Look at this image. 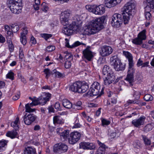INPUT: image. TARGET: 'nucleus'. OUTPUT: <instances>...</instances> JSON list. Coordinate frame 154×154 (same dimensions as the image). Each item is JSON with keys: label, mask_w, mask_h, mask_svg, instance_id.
Returning <instances> with one entry per match:
<instances>
[{"label": "nucleus", "mask_w": 154, "mask_h": 154, "mask_svg": "<svg viewBox=\"0 0 154 154\" xmlns=\"http://www.w3.org/2000/svg\"><path fill=\"white\" fill-rule=\"evenodd\" d=\"M85 8L89 11L92 12L94 13V12H93V11H94V5L91 6L89 5H86L85 6Z\"/></svg>", "instance_id": "obj_49"}, {"label": "nucleus", "mask_w": 154, "mask_h": 154, "mask_svg": "<svg viewBox=\"0 0 154 154\" xmlns=\"http://www.w3.org/2000/svg\"><path fill=\"white\" fill-rule=\"evenodd\" d=\"M112 51V49L110 47L104 46L101 48L100 52L102 56L105 57L111 54Z\"/></svg>", "instance_id": "obj_11"}, {"label": "nucleus", "mask_w": 154, "mask_h": 154, "mask_svg": "<svg viewBox=\"0 0 154 154\" xmlns=\"http://www.w3.org/2000/svg\"><path fill=\"white\" fill-rule=\"evenodd\" d=\"M135 71V69L134 67V63L129 64L128 69L127 72V74L134 75Z\"/></svg>", "instance_id": "obj_34"}, {"label": "nucleus", "mask_w": 154, "mask_h": 154, "mask_svg": "<svg viewBox=\"0 0 154 154\" xmlns=\"http://www.w3.org/2000/svg\"><path fill=\"white\" fill-rule=\"evenodd\" d=\"M117 57L113 56L111 58V60L114 61L113 66L115 69L117 71H122L125 69V65L123 64L121 60L118 59H116Z\"/></svg>", "instance_id": "obj_7"}, {"label": "nucleus", "mask_w": 154, "mask_h": 154, "mask_svg": "<svg viewBox=\"0 0 154 154\" xmlns=\"http://www.w3.org/2000/svg\"><path fill=\"white\" fill-rule=\"evenodd\" d=\"M20 124L19 119L18 117H17L15 121L12 122L11 123V125L15 129L19 128V126Z\"/></svg>", "instance_id": "obj_30"}, {"label": "nucleus", "mask_w": 154, "mask_h": 154, "mask_svg": "<svg viewBox=\"0 0 154 154\" xmlns=\"http://www.w3.org/2000/svg\"><path fill=\"white\" fill-rule=\"evenodd\" d=\"M106 18V16H102L92 20L87 28L83 30V32L81 30L82 22L78 15L75 16L71 20H69L67 25L74 33L78 32L83 35H90L97 33L103 28V23Z\"/></svg>", "instance_id": "obj_1"}, {"label": "nucleus", "mask_w": 154, "mask_h": 154, "mask_svg": "<svg viewBox=\"0 0 154 154\" xmlns=\"http://www.w3.org/2000/svg\"><path fill=\"white\" fill-rule=\"evenodd\" d=\"M62 32L65 35L68 36H70L74 33L68 26L64 27Z\"/></svg>", "instance_id": "obj_32"}, {"label": "nucleus", "mask_w": 154, "mask_h": 154, "mask_svg": "<svg viewBox=\"0 0 154 154\" xmlns=\"http://www.w3.org/2000/svg\"><path fill=\"white\" fill-rule=\"evenodd\" d=\"M53 123L55 125L58 124V116H56L54 117Z\"/></svg>", "instance_id": "obj_60"}, {"label": "nucleus", "mask_w": 154, "mask_h": 154, "mask_svg": "<svg viewBox=\"0 0 154 154\" xmlns=\"http://www.w3.org/2000/svg\"><path fill=\"white\" fill-rule=\"evenodd\" d=\"M101 122L102 125L103 126H107L109 125L110 123V122L109 121L104 119H102L101 120Z\"/></svg>", "instance_id": "obj_46"}, {"label": "nucleus", "mask_w": 154, "mask_h": 154, "mask_svg": "<svg viewBox=\"0 0 154 154\" xmlns=\"http://www.w3.org/2000/svg\"><path fill=\"white\" fill-rule=\"evenodd\" d=\"M134 75L129 74H127V76L125 79V80L128 81L130 85L132 86L133 85L132 83L134 81Z\"/></svg>", "instance_id": "obj_33"}, {"label": "nucleus", "mask_w": 154, "mask_h": 154, "mask_svg": "<svg viewBox=\"0 0 154 154\" xmlns=\"http://www.w3.org/2000/svg\"><path fill=\"white\" fill-rule=\"evenodd\" d=\"M55 49L54 46L51 45L48 46L46 48V50L47 51L50 52L54 50Z\"/></svg>", "instance_id": "obj_56"}, {"label": "nucleus", "mask_w": 154, "mask_h": 154, "mask_svg": "<svg viewBox=\"0 0 154 154\" xmlns=\"http://www.w3.org/2000/svg\"><path fill=\"white\" fill-rule=\"evenodd\" d=\"M81 86L79 87V93H83L85 92L88 88V86L87 83L85 82H80Z\"/></svg>", "instance_id": "obj_20"}, {"label": "nucleus", "mask_w": 154, "mask_h": 154, "mask_svg": "<svg viewBox=\"0 0 154 154\" xmlns=\"http://www.w3.org/2000/svg\"><path fill=\"white\" fill-rule=\"evenodd\" d=\"M100 83L97 82H94L87 93V95L90 97L97 95H98V96H101L104 93L103 88H102L100 92Z\"/></svg>", "instance_id": "obj_4"}, {"label": "nucleus", "mask_w": 154, "mask_h": 154, "mask_svg": "<svg viewBox=\"0 0 154 154\" xmlns=\"http://www.w3.org/2000/svg\"><path fill=\"white\" fill-rule=\"evenodd\" d=\"M111 24L114 28L119 27L122 23V15L119 14H115L112 18Z\"/></svg>", "instance_id": "obj_6"}, {"label": "nucleus", "mask_w": 154, "mask_h": 154, "mask_svg": "<svg viewBox=\"0 0 154 154\" xmlns=\"http://www.w3.org/2000/svg\"><path fill=\"white\" fill-rule=\"evenodd\" d=\"M20 92H19L17 94L13 97V99L14 100H18L20 97Z\"/></svg>", "instance_id": "obj_62"}, {"label": "nucleus", "mask_w": 154, "mask_h": 154, "mask_svg": "<svg viewBox=\"0 0 154 154\" xmlns=\"http://www.w3.org/2000/svg\"><path fill=\"white\" fill-rule=\"evenodd\" d=\"M81 134L77 131L72 132L68 139L69 143L72 144L75 143L80 139Z\"/></svg>", "instance_id": "obj_8"}, {"label": "nucleus", "mask_w": 154, "mask_h": 154, "mask_svg": "<svg viewBox=\"0 0 154 154\" xmlns=\"http://www.w3.org/2000/svg\"><path fill=\"white\" fill-rule=\"evenodd\" d=\"M133 96L135 98V99L138 101L140 98V93L138 91H134V93L133 94Z\"/></svg>", "instance_id": "obj_45"}, {"label": "nucleus", "mask_w": 154, "mask_h": 154, "mask_svg": "<svg viewBox=\"0 0 154 154\" xmlns=\"http://www.w3.org/2000/svg\"><path fill=\"white\" fill-rule=\"evenodd\" d=\"M8 5L12 13L19 14L22 11V0H9Z\"/></svg>", "instance_id": "obj_3"}, {"label": "nucleus", "mask_w": 154, "mask_h": 154, "mask_svg": "<svg viewBox=\"0 0 154 154\" xmlns=\"http://www.w3.org/2000/svg\"><path fill=\"white\" fill-rule=\"evenodd\" d=\"M144 100L147 101H151L153 99V97L149 94H146L144 97Z\"/></svg>", "instance_id": "obj_43"}, {"label": "nucleus", "mask_w": 154, "mask_h": 154, "mask_svg": "<svg viewBox=\"0 0 154 154\" xmlns=\"http://www.w3.org/2000/svg\"><path fill=\"white\" fill-rule=\"evenodd\" d=\"M94 13L96 14L102 15L103 14L105 11V8L104 6L102 5L98 6L94 5Z\"/></svg>", "instance_id": "obj_14"}, {"label": "nucleus", "mask_w": 154, "mask_h": 154, "mask_svg": "<svg viewBox=\"0 0 154 154\" xmlns=\"http://www.w3.org/2000/svg\"><path fill=\"white\" fill-rule=\"evenodd\" d=\"M90 46H88L83 51L82 59L86 62L91 61L93 57L92 52L90 50Z\"/></svg>", "instance_id": "obj_9"}, {"label": "nucleus", "mask_w": 154, "mask_h": 154, "mask_svg": "<svg viewBox=\"0 0 154 154\" xmlns=\"http://www.w3.org/2000/svg\"><path fill=\"white\" fill-rule=\"evenodd\" d=\"M32 106H31L30 103H27L25 105L26 112H33L35 111V109H32L31 107Z\"/></svg>", "instance_id": "obj_40"}, {"label": "nucleus", "mask_w": 154, "mask_h": 154, "mask_svg": "<svg viewBox=\"0 0 154 154\" xmlns=\"http://www.w3.org/2000/svg\"><path fill=\"white\" fill-rule=\"evenodd\" d=\"M63 129L61 128H58V133L60 136V138L61 140L64 141L66 140L68 137L69 131L65 130L62 131Z\"/></svg>", "instance_id": "obj_16"}, {"label": "nucleus", "mask_w": 154, "mask_h": 154, "mask_svg": "<svg viewBox=\"0 0 154 154\" xmlns=\"http://www.w3.org/2000/svg\"><path fill=\"white\" fill-rule=\"evenodd\" d=\"M14 74L10 70L6 75V78L11 80L14 79Z\"/></svg>", "instance_id": "obj_41"}, {"label": "nucleus", "mask_w": 154, "mask_h": 154, "mask_svg": "<svg viewBox=\"0 0 154 154\" xmlns=\"http://www.w3.org/2000/svg\"><path fill=\"white\" fill-rule=\"evenodd\" d=\"M53 151L55 153H57L58 152V144H56L53 147Z\"/></svg>", "instance_id": "obj_61"}, {"label": "nucleus", "mask_w": 154, "mask_h": 154, "mask_svg": "<svg viewBox=\"0 0 154 154\" xmlns=\"http://www.w3.org/2000/svg\"><path fill=\"white\" fill-rule=\"evenodd\" d=\"M62 104L65 108L69 109L72 106V103L68 100L65 99L63 100Z\"/></svg>", "instance_id": "obj_28"}, {"label": "nucleus", "mask_w": 154, "mask_h": 154, "mask_svg": "<svg viewBox=\"0 0 154 154\" xmlns=\"http://www.w3.org/2000/svg\"><path fill=\"white\" fill-rule=\"evenodd\" d=\"M102 72L104 75H106V76L114 75L113 71L111 68L109 66L106 65L104 66Z\"/></svg>", "instance_id": "obj_18"}, {"label": "nucleus", "mask_w": 154, "mask_h": 154, "mask_svg": "<svg viewBox=\"0 0 154 154\" xmlns=\"http://www.w3.org/2000/svg\"><path fill=\"white\" fill-rule=\"evenodd\" d=\"M65 40L66 41V46L69 48H73L81 45L85 46L86 45L85 44L83 43L80 42L78 41L75 42L72 45H69V42L68 39L67 38H65Z\"/></svg>", "instance_id": "obj_23"}, {"label": "nucleus", "mask_w": 154, "mask_h": 154, "mask_svg": "<svg viewBox=\"0 0 154 154\" xmlns=\"http://www.w3.org/2000/svg\"><path fill=\"white\" fill-rule=\"evenodd\" d=\"M145 16L146 18L148 20H150L151 17V14L149 12H145Z\"/></svg>", "instance_id": "obj_58"}, {"label": "nucleus", "mask_w": 154, "mask_h": 154, "mask_svg": "<svg viewBox=\"0 0 154 154\" xmlns=\"http://www.w3.org/2000/svg\"><path fill=\"white\" fill-rule=\"evenodd\" d=\"M19 58L20 59V60L22 61L24 60V58L23 48L22 47H19Z\"/></svg>", "instance_id": "obj_38"}, {"label": "nucleus", "mask_w": 154, "mask_h": 154, "mask_svg": "<svg viewBox=\"0 0 154 154\" xmlns=\"http://www.w3.org/2000/svg\"><path fill=\"white\" fill-rule=\"evenodd\" d=\"M116 78L115 75L111 76H106L104 80L105 85H108L112 83L115 79Z\"/></svg>", "instance_id": "obj_21"}, {"label": "nucleus", "mask_w": 154, "mask_h": 154, "mask_svg": "<svg viewBox=\"0 0 154 154\" xmlns=\"http://www.w3.org/2000/svg\"><path fill=\"white\" fill-rule=\"evenodd\" d=\"M123 53L124 55L128 59L129 64L134 63L132 54L129 52L126 51H124Z\"/></svg>", "instance_id": "obj_29"}, {"label": "nucleus", "mask_w": 154, "mask_h": 154, "mask_svg": "<svg viewBox=\"0 0 154 154\" xmlns=\"http://www.w3.org/2000/svg\"><path fill=\"white\" fill-rule=\"evenodd\" d=\"M67 59L72 60L73 58V55L70 53H68L65 56Z\"/></svg>", "instance_id": "obj_63"}, {"label": "nucleus", "mask_w": 154, "mask_h": 154, "mask_svg": "<svg viewBox=\"0 0 154 154\" xmlns=\"http://www.w3.org/2000/svg\"><path fill=\"white\" fill-rule=\"evenodd\" d=\"M36 118V116L34 115L29 114L26 115V114L24 117L23 119L25 124L29 125L34 122Z\"/></svg>", "instance_id": "obj_10"}, {"label": "nucleus", "mask_w": 154, "mask_h": 154, "mask_svg": "<svg viewBox=\"0 0 154 154\" xmlns=\"http://www.w3.org/2000/svg\"><path fill=\"white\" fill-rule=\"evenodd\" d=\"M36 152L35 149L31 146L26 147L23 150L24 154H35Z\"/></svg>", "instance_id": "obj_22"}, {"label": "nucleus", "mask_w": 154, "mask_h": 154, "mask_svg": "<svg viewBox=\"0 0 154 154\" xmlns=\"http://www.w3.org/2000/svg\"><path fill=\"white\" fill-rule=\"evenodd\" d=\"M51 95L49 93H46L45 94L44 96L43 97H40L42 101V104L44 105L47 101H49L51 98Z\"/></svg>", "instance_id": "obj_31"}, {"label": "nucleus", "mask_w": 154, "mask_h": 154, "mask_svg": "<svg viewBox=\"0 0 154 154\" xmlns=\"http://www.w3.org/2000/svg\"><path fill=\"white\" fill-rule=\"evenodd\" d=\"M87 149H93L95 148V146L93 143L87 142Z\"/></svg>", "instance_id": "obj_50"}, {"label": "nucleus", "mask_w": 154, "mask_h": 154, "mask_svg": "<svg viewBox=\"0 0 154 154\" xmlns=\"http://www.w3.org/2000/svg\"><path fill=\"white\" fill-rule=\"evenodd\" d=\"M72 14L71 11L67 9L62 11L60 15V20L61 23L64 26L69 24L68 19Z\"/></svg>", "instance_id": "obj_5"}, {"label": "nucleus", "mask_w": 154, "mask_h": 154, "mask_svg": "<svg viewBox=\"0 0 154 154\" xmlns=\"http://www.w3.org/2000/svg\"><path fill=\"white\" fill-rule=\"evenodd\" d=\"M143 5H149L151 6V7H152L154 5V0H147L146 2H143Z\"/></svg>", "instance_id": "obj_48"}, {"label": "nucleus", "mask_w": 154, "mask_h": 154, "mask_svg": "<svg viewBox=\"0 0 154 154\" xmlns=\"http://www.w3.org/2000/svg\"><path fill=\"white\" fill-rule=\"evenodd\" d=\"M29 98L32 101V102L30 103L31 106H36L38 104H40L41 105H44L42 104V99L40 98V97L38 98H35L34 99H32L31 97H29Z\"/></svg>", "instance_id": "obj_24"}, {"label": "nucleus", "mask_w": 154, "mask_h": 154, "mask_svg": "<svg viewBox=\"0 0 154 154\" xmlns=\"http://www.w3.org/2000/svg\"><path fill=\"white\" fill-rule=\"evenodd\" d=\"M67 146L65 143H58V153H62L66 152L68 149Z\"/></svg>", "instance_id": "obj_25"}, {"label": "nucleus", "mask_w": 154, "mask_h": 154, "mask_svg": "<svg viewBox=\"0 0 154 154\" xmlns=\"http://www.w3.org/2000/svg\"><path fill=\"white\" fill-rule=\"evenodd\" d=\"M87 142H81L79 144V148L80 149H87Z\"/></svg>", "instance_id": "obj_52"}, {"label": "nucleus", "mask_w": 154, "mask_h": 154, "mask_svg": "<svg viewBox=\"0 0 154 154\" xmlns=\"http://www.w3.org/2000/svg\"><path fill=\"white\" fill-rule=\"evenodd\" d=\"M143 61L141 60L140 59H139L137 61V66L139 67L140 66H142L143 64Z\"/></svg>", "instance_id": "obj_64"}, {"label": "nucleus", "mask_w": 154, "mask_h": 154, "mask_svg": "<svg viewBox=\"0 0 154 154\" xmlns=\"http://www.w3.org/2000/svg\"><path fill=\"white\" fill-rule=\"evenodd\" d=\"M42 10L44 12H46L49 9L48 5L45 2H43L42 4Z\"/></svg>", "instance_id": "obj_42"}, {"label": "nucleus", "mask_w": 154, "mask_h": 154, "mask_svg": "<svg viewBox=\"0 0 154 154\" xmlns=\"http://www.w3.org/2000/svg\"><path fill=\"white\" fill-rule=\"evenodd\" d=\"M23 28L22 32L21 33L20 37V40L21 43L23 45H26V35L28 33V30L27 27L25 26Z\"/></svg>", "instance_id": "obj_12"}, {"label": "nucleus", "mask_w": 154, "mask_h": 154, "mask_svg": "<svg viewBox=\"0 0 154 154\" xmlns=\"http://www.w3.org/2000/svg\"><path fill=\"white\" fill-rule=\"evenodd\" d=\"M145 119V117L141 116L138 119L133 120L132 122V124L135 127L139 128L143 125Z\"/></svg>", "instance_id": "obj_13"}, {"label": "nucleus", "mask_w": 154, "mask_h": 154, "mask_svg": "<svg viewBox=\"0 0 154 154\" xmlns=\"http://www.w3.org/2000/svg\"><path fill=\"white\" fill-rule=\"evenodd\" d=\"M79 120L77 118H76V120L74 123L75 125L74 126V127L75 128H80L81 126V125H80L79 123H78Z\"/></svg>", "instance_id": "obj_55"}, {"label": "nucleus", "mask_w": 154, "mask_h": 154, "mask_svg": "<svg viewBox=\"0 0 154 154\" xmlns=\"http://www.w3.org/2000/svg\"><path fill=\"white\" fill-rule=\"evenodd\" d=\"M98 143L100 147L96 153L97 154H104L106 149L107 147L104 144L99 141H98Z\"/></svg>", "instance_id": "obj_19"}, {"label": "nucleus", "mask_w": 154, "mask_h": 154, "mask_svg": "<svg viewBox=\"0 0 154 154\" xmlns=\"http://www.w3.org/2000/svg\"><path fill=\"white\" fill-rule=\"evenodd\" d=\"M41 35L42 37L44 38L46 40H47L49 38L51 37L52 36L51 34L46 33L41 34Z\"/></svg>", "instance_id": "obj_53"}, {"label": "nucleus", "mask_w": 154, "mask_h": 154, "mask_svg": "<svg viewBox=\"0 0 154 154\" xmlns=\"http://www.w3.org/2000/svg\"><path fill=\"white\" fill-rule=\"evenodd\" d=\"M80 86V82L78 81L73 83L72 85H71L69 87V89L72 92L79 93V90Z\"/></svg>", "instance_id": "obj_17"}, {"label": "nucleus", "mask_w": 154, "mask_h": 154, "mask_svg": "<svg viewBox=\"0 0 154 154\" xmlns=\"http://www.w3.org/2000/svg\"><path fill=\"white\" fill-rule=\"evenodd\" d=\"M82 102L80 101H79L77 102L76 104L73 105V108L75 110L82 109V107L81 106Z\"/></svg>", "instance_id": "obj_36"}, {"label": "nucleus", "mask_w": 154, "mask_h": 154, "mask_svg": "<svg viewBox=\"0 0 154 154\" xmlns=\"http://www.w3.org/2000/svg\"><path fill=\"white\" fill-rule=\"evenodd\" d=\"M44 72L45 75V78L48 79L51 75V72L49 69H45Z\"/></svg>", "instance_id": "obj_47"}, {"label": "nucleus", "mask_w": 154, "mask_h": 154, "mask_svg": "<svg viewBox=\"0 0 154 154\" xmlns=\"http://www.w3.org/2000/svg\"><path fill=\"white\" fill-rule=\"evenodd\" d=\"M6 135L11 139H14L18 136V134L16 130H12L8 131Z\"/></svg>", "instance_id": "obj_26"}, {"label": "nucleus", "mask_w": 154, "mask_h": 154, "mask_svg": "<svg viewBox=\"0 0 154 154\" xmlns=\"http://www.w3.org/2000/svg\"><path fill=\"white\" fill-rule=\"evenodd\" d=\"M137 101L135 99L134 100H129L127 101V104L128 105H129L130 104H135L136 103V102Z\"/></svg>", "instance_id": "obj_59"}, {"label": "nucleus", "mask_w": 154, "mask_h": 154, "mask_svg": "<svg viewBox=\"0 0 154 154\" xmlns=\"http://www.w3.org/2000/svg\"><path fill=\"white\" fill-rule=\"evenodd\" d=\"M11 31L14 32H17L19 29V26L17 25H12L11 26Z\"/></svg>", "instance_id": "obj_51"}, {"label": "nucleus", "mask_w": 154, "mask_h": 154, "mask_svg": "<svg viewBox=\"0 0 154 154\" xmlns=\"http://www.w3.org/2000/svg\"><path fill=\"white\" fill-rule=\"evenodd\" d=\"M8 140L2 139L0 140V152L5 151L7 146Z\"/></svg>", "instance_id": "obj_27"}, {"label": "nucleus", "mask_w": 154, "mask_h": 154, "mask_svg": "<svg viewBox=\"0 0 154 154\" xmlns=\"http://www.w3.org/2000/svg\"><path fill=\"white\" fill-rule=\"evenodd\" d=\"M132 42L136 45H140L142 43L143 41L137 36V37L132 40Z\"/></svg>", "instance_id": "obj_39"}, {"label": "nucleus", "mask_w": 154, "mask_h": 154, "mask_svg": "<svg viewBox=\"0 0 154 154\" xmlns=\"http://www.w3.org/2000/svg\"><path fill=\"white\" fill-rule=\"evenodd\" d=\"M144 6H145L144 7L145 11V12H149L151 11L152 8L151 6H149V5H144Z\"/></svg>", "instance_id": "obj_54"}, {"label": "nucleus", "mask_w": 154, "mask_h": 154, "mask_svg": "<svg viewBox=\"0 0 154 154\" xmlns=\"http://www.w3.org/2000/svg\"><path fill=\"white\" fill-rule=\"evenodd\" d=\"M71 66V63L70 61H66L65 63L64 66L66 68H69Z\"/></svg>", "instance_id": "obj_57"}, {"label": "nucleus", "mask_w": 154, "mask_h": 154, "mask_svg": "<svg viewBox=\"0 0 154 154\" xmlns=\"http://www.w3.org/2000/svg\"><path fill=\"white\" fill-rule=\"evenodd\" d=\"M134 8V4L131 2H128L122 9V14L123 16L124 23L125 24H127L132 15V10Z\"/></svg>", "instance_id": "obj_2"}, {"label": "nucleus", "mask_w": 154, "mask_h": 154, "mask_svg": "<svg viewBox=\"0 0 154 154\" xmlns=\"http://www.w3.org/2000/svg\"><path fill=\"white\" fill-rule=\"evenodd\" d=\"M122 1V0H105L104 3L106 7L110 8L120 3Z\"/></svg>", "instance_id": "obj_15"}, {"label": "nucleus", "mask_w": 154, "mask_h": 154, "mask_svg": "<svg viewBox=\"0 0 154 154\" xmlns=\"http://www.w3.org/2000/svg\"><path fill=\"white\" fill-rule=\"evenodd\" d=\"M153 128V125L152 123L148 124L144 127V131L145 132H147L151 130Z\"/></svg>", "instance_id": "obj_37"}, {"label": "nucleus", "mask_w": 154, "mask_h": 154, "mask_svg": "<svg viewBox=\"0 0 154 154\" xmlns=\"http://www.w3.org/2000/svg\"><path fill=\"white\" fill-rule=\"evenodd\" d=\"M142 137L145 144L146 145H149L151 144L150 140L148 139L145 136L142 135Z\"/></svg>", "instance_id": "obj_44"}, {"label": "nucleus", "mask_w": 154, "mask_h": 154, "mask_svg": "<svg viewBox=\"0 0 154 154\" xmlns=\"http://www.w3.org/2000/svg\"><path fill=\"white\" fill-rule=\"evenodd\" d=\"M146 30L143 29L138 34L137 36L142 41L145 40L146 38Z\"/></svg>", "instance_id": "obj_35"}]
</instances>
